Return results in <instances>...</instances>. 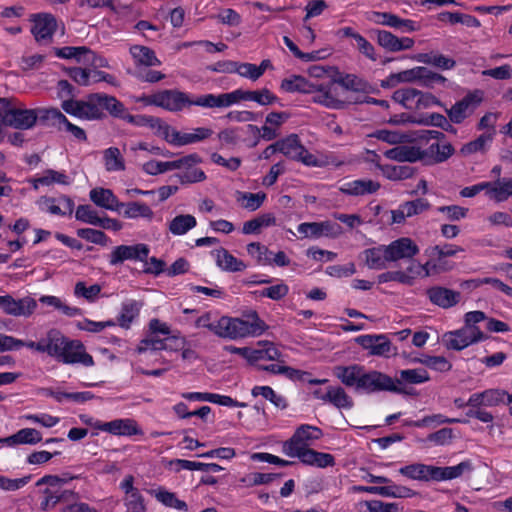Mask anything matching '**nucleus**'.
<instances>
[{
  "mask_svg": "<svg viewBox=\"0 0 512 512\" xmlns=\"http://www.w3.org/2000/svg\"><path fill=\"white\" fill-rule=\"evenodd\" d=\"M195 326L229 339L258 336L267 328L255 311L248 313L245 318L216 317L212 312H206L196 319Z\"/></svg>",
  "mask_w": 512,
  "mask_h": 512,
  "instance_id": "nucleus-1",
  "label": "nucleus"
},
{
  "mask_svg": "<svg viewBox=\"0 0 512 512\" xmlns=\"http://www.w3.org/2000/svg\"><path fill=\"white\" fill-rule=\"evenodd\" d=\"M359 79L348 75L341 82L333 80L313 81L310 89L312 101L328 109H342L351 103L348 93L359 88Z\"/></svg>",
  "mask_w": 512,
  "mask_h": 512,
  "instance_id": "nucleus-2",
  "label": "nucleus"
},
{
  "mask_svg": "<svg viewBox=\"0 0 512 512\" xmlns=\"http://www.w3.org/2000/svg\"><path fill=\"white\" fill-rule=\"evenodd\" d=\"M469 469L470 465L466 462H461L458 465L447 467L412 463L402 466L398 472L410 480L429 482L452 480L458 478Z\"/></svg>",
  "mask_w": 512,
  "mask_h": 512,
  "instance_id": "nucleus-3",
  "label": "nucleus"
},
{
  "mask_svg": "<svg viewBox=\"0 0 512 512\" xmlns=\"http://www.w3.org/2000/svg\"><path fill=\"white\" fill-rule=\"evenodd\" d=\"M78 476L60 477L57 475H45L37 480L36 486L45 488L42 492L40 508L44 511L52 510L59 503H64L78 498L73 490L64 489L63 486Z\"/></svg>",
  "mask_w": 512,
  "mask_h": 512,
  "instance_id": "nucleus-4",
  "label": "nucleus"
},
{
  "mask_svg": "<svg viewBox=\"0 0 512 512\" xmlns=\"http://www.w3.org/2000/svg\"><path fill=\"white\" fill-rule=\"evenodd\" d=\"M323 436L320 428L309 425H300L292 437L282 444V453L288 457L297 458L300 454L310 450L315 441Z\"/></svg>",
  "mask_w": 512,
  "mask_h": 512,
  "instance_id": "nucleus-5",
  "label": "nucleus"
},
{
  "mask_svg": "<svg viewBox=\"0 0 512 512\" xmlns=\"http://www.w3.org/2000/svg\"><path fill=\"white\" fill-rule=\"evenodd\" d=\"M214 134L209 127H193L186 130H177L166 123L162 139L175 147H183L204 142Z\"/></svg>",
  "mask_w": 512,
  "mask_h": 512,
  "instance_id": "nucleus-6",
  "label": "nucleus"
},
{
  "mask_svg": "<svg viewBox=\"0 0 512 512\" xmlns=\"http://www.w3.org/2000/svg\"><path fill=\"white\" fill-rule=\"evenodd\" d=\"M0 117L6 126L28 130L36 124L38 113L35 109L10 107L5 99L0 98Z\"/></svg>",
  "mask_w": 512,
  "mask_h": 512,
  "instance_id": "nucleus-7",
  "label": "nucleus"
},
{
  "mask_svg": "<svg viewBox=\"0 0 512 512\" xmlns=\"http://www.w3.org/2000/svg\"><path fill=\"white\" fill-rule=\"evenodd\" d=\"M62 109L80 119H100L103 116L102 93L91 94L84 101L65 100L62 102Z\"/></svg>",
  "mask_w": 512,
  "mask_h": 512,
  "instance_id": "nucleus-8",
  "label": "nucleus"
},
{
  "mask_svg": "<svg viewBox=\"0 0 512 512\" xmlns=\"http://www.w3.org/2000/svg\"><path fill=\"white\" fill-rule=\"evenodd\" d=\"M484 99V92L476 89L468 92L462 99L456 101L446 114L453 124H462L466 119L471 117Z\"/></svg>",
  "mask_w": 512,
  "mask_h": 512,
  "instance_id": "nucleus-9",
  "label": "nucleus"
},
{
  "mask_svg": "<svg viewBox=\"0 0 512 512\" xmlns=\"http://www.w3.org/2000/svg\"><path fill=\"white\" fill-rule=\"evenodd\" d=\"M148 102L170 112H180L192 106V96L176 89L162 90L152 94Z\"/></svg>",
  "mask_w": 512,
  "mask_h": 512,
  "instance_id": "nucleus-10",
  "label": "nucleus"
},
{
  "mask_svg": "<svg viewBox=\"0 0 512 512\" xmlns=\"http://www.w3.org/2000/svg\"><path fill=\"white\" fill-rule=\"evenodd\" d=\"M359 380L360 383L356 391L375 393L380 391L393 392V390H399L396 387L397 383L392 377L376 370L367 372L364 369L361 379Z\"/></svg>",
  "mask_w": 512,
  "mask_h": 512,
  "instance_id": "nucleus-11",
  "label": "nucleus"
},
{
  "mask_svg": "<svg viewBox=\"0 0 512 512\" xmlns=\"http://www.w3.org/2000/svg\"><path fill=\"white\" fill-rule=\"evenodd\" d=\"M201 161L202 159L197 153H191L173 160V163L177 165L174 170L180 171L178 177L181 183H197L206 179L204 171L196 167Z\"/></svg>",
  "mask_w": 512,
  "mask_h": 512,
  "instance_id": "nucleus-12",
  "label": "nucleus"
},
{
  "mask_svg": "<svg viewBox=\"0 0 512 512\" xmlns=\"http://www.w3.org/2000/svg\"><path fill=\"white\" fill-rule=\"evenodd\" d=\"M56 360L64 364H81L85 367L94 365L93 358L86 352L83 343L79 340H70L68 338Z\"/></svg>",
  "mask_w": 512,
  "mask_h": 512,
  "instance_id": "nucleus-13",
  "label": "nucleus"
},
{
  "mask_svg": "<svg viewBox=\"0 0 512 512\" xmlns=\"http://www.w3.org/2000/svg\"><path fill=\"white\" fill-rule=\"evenodd\" d=\"M297 231L304 238L318 239L321 237L336 238L343 233L342 227L333 221L304 222L298 225Z\"/></svg>",
  "mask_w": 512,
  "mask_h": 512,
  "instance_id": "nucleus-14",
  "label": "nucleus"
},
{
  "mask_svg": "<svg viewBox=\"0 0 512 512\" xmlns=\"http://www.w3.org/2000/svg\"><path fill=\"white\" fill-rule=\"evenodd\" d=\"M150 248L144 243L134 245L116 246L109 255V263L112 266L123 263L124 261L144 262L148 259Z\"/></svg>",
  "mask_w": 512,
  "mask_h": 512,
  "instance_id": "nucleus-15",
  "label": "nucleus"
},
{
  "mask_svg": "<svg viewBox=\"0 0 512 512\" xmlns=\"http://www.w3.org/2000/svg\"><path fill=\"white\" fill-rule=\"evenodd\" d=\"M37 308V301L26 296L15 299L11 295H3L0 298V309L7 315L14 317H29Z\"/></svg>",
  "mask_w": 512,
  "mask_h": 512,
  "instance_id": "nucleus-16",
  "label": "nucleus"
},
{
  "mask_svg": "<svg viewBox=\"0 0 512 512\" xmlns=\"http://www.w3.org/2000/svg\"><path fill=\"white\" fill-rule=\"evenodd\" d=\"M40 211L54 216H69L74 210V201L66 196L59 197L43 196L37 201Z\"/></svg>",
  "mask_w": 512,
  "mask_h": 512,
  "instance_id": "nucleus-17",
  "label": "nucleus"
},
{
  "mask_svg": "<svg viewBox=\"0 0 512 512\" xmlns=\"http://www.w3.org/2000/svg\"><path fill=\"white\" fill-rule=\"evenodd\" d=\"M120 488L124 492V506L126 512H146L144 498L138 488L134 486V477L126 475L120 483Z\"/></svg>",
  "mask_w": 512,
  "mask_h": 512,
  "instance_id": "nucleus-18",
  "label": "nucleus"
},
{
  "mask_svg": "<svg viewBox=\"0 0 512 512\" xmlns=\"http://www.w3.org/2000/svg\"><path fill=\"white\" fill-rule=\"evenodd\" d=\"M353 492L358 493H369V494H375L380 495L382 497H389V498H412L417 493L413 489L398 485V484H391V485H385V486H353L352 487Z\"/></svg>",
  "mask_w": 512,
  "mask_h": 512,
  "instance_id": "nucleus-19",
  "label": "nucleus"
},
{
  "mask_svg": "<svg viewBox=\"0 0 512 512\" xmlns=\"http://www.w3.org/2000/svg\"><path fill=\"white\" fill-rule=\"evenodd\" d=\"M31 33L37 41L50 39L56 31V18L50 13H38L31 16Z\"/></svg>",
  "mask_w": 512,
  "mask_h": 512,
  "instance_id": "nucleus-20",
  "label": "nucleus"
},
{
  "mask_svg": "<svg viewBox=\"0 0 512 512\" xmlns=\"http://www.w3.org/2000/svg\"><path fill=\"white\" fill-rule=\"evenodd\" d=\"M390 262L411 259L419 253L417 244L408 237H401L386 245Z\"/></svg>",
  "mask_w": 512,
  "mask_h": 512,
  "instance_id": "nucleus-21",
  "label": "nucleus"
},
{
  "mask_svg": "<svg viewBox=\"0 0 512 512\" xmlns=\"http://www.w3.org/2000/svg\"><path fill=\"white\" fill-rule=\"evenodd\" d=\"M442 341L447 349L459 351L483 340L476 336L473 331L471 332L465 327H462L460 329L445 333L443 335Z\"/></svg>",
  "mask_w": 512,
  "mask_h": 512,
  "instance_id": "nucleus-22",
  "label": "nucleus"
},
{
  "mask_svg": "<svg viewBox=\"0 0 512 512\" xmlns=\"http://www.w3.org/2000/svg\"><path fill=\"white\" fill-rule=\"evenodd\" d=\"M280 356L281 353L274 343L260 341L256 346L249 347L247 362L261 368L263 361H277Z\"/></svg>",
  "mask_w": 512,
  "mask_h": 512,
  "instance_id": "nucleus-23",
  "label": "nucleus"
},
{
  "mask_svg": "<svg viewBox=\"0 0 512 512\" xmlns=\"http://www.w3.org/2000/svg\"><path fill=\"white\" fill-rule=\"evenodd\" d=\"M144 303L135 299H125L120 306L116 322L123 329H130L138 320Z\"/></svg>",
  "mask_w": 512,
  "mask_h": 512,
  "instance_id": "nucleus-24",
  "label": "nucleus"
},
{
  "mask_svg": "<svg viewBox=\"0 0 512 512\" xmlns=\"http://www.w3.org/2000/svg\"><path fill=\"white\" fill-rule=\"evenodd\" d=\"M101 431L116 436L127 437L143 434V431L138 423L131 418H120L109 422H104V424L101 426Z\"/></svg>",
  "mask_w": 512,
  "mask_h": 512,
  "instance_id": "nucleus-25",
  "label": "nucleus"
},
{
  "mask_svg": "<svg viewBox=\"0 0 512 512\" xmlns=\"http://www.w3.org/2000/svg\"><path fill=\"white\" fill-rule=\"evenodd\" d=\"M430 380V375L424 368L404 369L398 372V376L394 379L399 390H393L394 393H405L408 391V384L418 385L426 383Z\"/></svg>",
  "mask_w": 512,
  "mask_h": 512,
  "instance_id": "nucleus-26",
  "label": "nucleus"
},
{
  "mask_svg": "<svg viewBox=\"0 0 512 512\" xmlns=\"http://www.w3.org/2000/svg\"><path fill=\"white\" fill-rule=\"evenodd\" d=\"M358 343L375 356L389 357L393 353L391 342L385 335H363Z\"/></svg>",
  "mask_w": 512,
  "mask_h": 512,
  "instance_id": "nucleus-27",
  "label": "nucleus"
},
{
  "mask_svg": "<svg viewBox=\"0 0 512 512\" xmlns=\"http://www.w3.org/2000/svg\"><path fill=\"white\" fill-rule=\"evenodd\" d=\"M376 40L379 46L390 52L409 50L415 44L412 38H398L397 36L386 30H377Z\"/></svg>",
  "mask_w": 512,
  "mask_h": 512,
  "instance_id": "nucleus-28",
  "label": "nucleus"
},
{
  "mask_svg": "<svg viewBox=\"0 0 512 512\" xmlns=\"http://www.w3.org/2000/svg\"><path fill=\"white\" fill-rule=\"evenodd\" d=\"M89 198L97 207L113 212H121V201L111 189L95 187L90 190Z\"/></svg>",
  "mask_w": 512,
  "mask_h": 512,
  "instance_id": "nucleus-29",
  "label": "nucleus"
},
{
  "mask_svg": "<svg viewBox=\"0 0 512 512\" xmlns=\"http://www.w3.org/2000/svg\"><path fill=\"white\" fill-rule=\"evenodd\" d=\"M360 258L369 269L373 270H382L386 268L387 263L390 262L386 245H378L365 249L360 254Z\"/></svg>",
  "mask_w": 512,
  "mask_h": 512,
  "instance_id": "nucleus-30",
  "label": "nucleus"
},
{
  "mask_svg": "<svg viewBox=\"0 0 512 512\" xmlns=\"http://www.w3.org/2000/svg\"><path fill=\"white\" fill-rule=\"evenodd\" d=\"M380 184L370 179H357L343 183L339 190L351 196H364L378 191Z\"/></svg>",
  "mask_w": 512,
  "mask_h": 512,
  "instance_id": "nucleus-31",
  "label": "nucleus"
},
{
  "mask_svg": "<svg viewBox=\"0 0 512 512\" xmlns=\"http://www.w3.org/2000/svg\"><path fill=\"white\" fill-rule=\"evenodd\" d=\"M30 182L33 188L37 190L40 186H68L73 182V178L70 177L65 171L47 169L40 176L31 179Z\"/></svg>",
  "mask_w": 512,
  "mask_h": 512,
  "instance_id": "nucleus-32",
  "label": "nucleus"
},
{
  "mask_svg": "<svg viewBox=\"0 0 512 512\" xmlns=\"http://www.w3.org/2000/svg\"><path fill=\"white\" fill-rule=\"evenodd\" d=\"M216 265L223 271L240 272L246 268L244 262L234 257L228 250L218 248L211 252Z\"/></svg>",
  "mask_w": 512,
  "mask_h": 512,
  "instance_id": "nucleus-33",
  "label": "nucleus"
},
{
  "mask_svg": "<svg viewBox=\"0 0 512 512\" xmlns=\"http://www.w3.org/2000/svg\"><path fill=\"white\" fill-rule=\"evenodd\" d=\"M124 218L136 220L144 219L151 221L154 217V211L144 202L131 201L121 202V212Z\"/></svg>",
  "mask_w": 512,
  "mask_h": 512,
  "instance_id": "nucleus-34",
  "label": "nucleus"
},
{
  "mask_svg": "<svg viewBox=\"0 0 512 512\" xmlns=\"http://www.w3.org/2000/svg\"><path fill=\"white\" fill-rule=\"evenodd\" d=\"M42 440V434L33 428H23L17 431L15 434L0 438V443L6 444L7 446L16 445H34Z\"/></svg>",
  "mask_w": 512,
  "mask_h": 512,
  "instance_id": "nucleus-35",
  "label": "nucleus"
},
{
  "mask_svg": "<svg viewBox=\"0 0 512 512\" xmlns=\"http://www.w3.org/2000/svg\"><path fill=\"white\" fill-rule=\"evenodd\" d=\"M487 196L497 203L506 201L512 196V178L487 181Z\"/></svg>",
  "mask_w": 512,
  "mask_h": 512,
  "instance_id": "nucleus-36",
  "label": "nucleus"
},
{
  "mask_svg": "<svg viewBox=\"0 0 512 512\" xmlns=\"http://www.w3.org/2000/svg\"><path fill=\"white\" fill-rule=\"evenodd\" d=\"M428 296L432 303L450 308L456 305L460 299V293L444 287H433L428 290Z\"/></svg>",
  "mask_w": 512,
  "mask_h": 512,
  "instance_id": "nucleus-37",
  "label": "nucleus"
},
{
  "mask_svg": "<svg viewBox=\"0 0 512 512\" xmlns=\"http://www.w3.org/2000/svg\"><path fill=\"white\" fill-rule=\"evenodd\" d=\"M129 52L137 67H152L159 66L161 64V61L157 58L155 52L147 46L132 45Z\"/></svg>",
  "mask_w": 512,
  "mask_h": 512,
  "instance_id": "nucleus-38",
  "label": "nucleus"
},
{
  "mask_svg": "<svg viewBox=\"0 0 512 512\" xmlns=\"http://www.w3.org/2000/svg\"><path fill=\"white\" fill-rule=\"evenodd\" d=\"M364 367L360 365L337 366L334 368V375L347 387L357 390Z\"/></svg>",
  "mask_w": 512,
  "mask_h": 512,
  "instance_id": "nucleus-39",
  "label": "nucleus"
},
{
  "mask_svg": "<svg viewBox=\"0 0 512 512\" xmlns=\"http://www.w3.org/2000/svg\"><path fill=\"white\" fill-rule=\"evenodd\" d=\"M384 155L391 160L399 162H416L423 159L422 150L415 146H397L387 150Z\"/></svg>",
  "mask_w": 512,
  "mask_h": 512,
  "instance_id": "nucleus-40",
  "label": "nucleus"
},
{
  "mask_svg": "<svg viewBox=\"0 0 512 512\" xmlns=\"http://www.w3.org/2000/svg\"><path fill=\"white\" fill-rule=\"evenodd\" d=\"M67 337L56 329L49 330L45 337L41 339L42 353H47L54 359H57L60 351L65 344Z\"/></svg>",
  "mask_w": 512,
  "mask_h": 512,
  "instance_id": "nucleus-41",
  "label": "nucleus"
},
{
  "mask_svg": "<svg viewBox=\"0 0 512 512\" xmlns=\"http://www.w3.org/2000/svg\"><path fill=\"white\" fill-rule=\"evenodd\" d=\"M455 152L450 143H433L426 150H422L423 159L431 163H442L448 160Z\"/></svg>",
  "mask_w": 512,
  "mask_h": 512,
  "instance_id": "nucleus-42",
  "label": "nucleus"
},
{
  "mask_svg": "<svg viewBox=\"0 0 512 512\" xmlns=\"http://www.w3.org/2000/svg\"><path fill=\"white\" fill-rule=\"evenodd\" d=\"M124 120L138 127H149L154 131V134L156 136L160 138L163 137L166 122H164L160 118L144 115L134 116L127 113L124 117Z\"/></svg>",
  "mask_w": 512,
  "mask_h": 512,
  "instance_id": "nucleus-43",
  "label": "nucleus"
},
{
  "mask_svg": "<svg viewBox=\"0 0 512 512\" xmlns=\"http://www.w3.org/2000/svg\"><path fill=\"white\" fill-rule=\"evenodd\" d=\"M169 342H174L177 344V347H181L185 343V339L182 338L180 335H171L169 337H166L165 339H157V338H146L140 342V344L137 347L138 353H144L148 349L152 350H167L168 348H171L169 346Z\"/></svg>",
  "mask_w": 512,
  "mask_h": 512,
  "instance_id": "nucleus-44",
  "label": "nucleus"
},
{
  "mask_svg": "<svg viewBox=\"0 0 512 512\" xmlns=\"http://www.w3.org/2000/svg\"><path fill=\"white\" fill-rule=\"evenodd\" d=\"M39 302L43 305L52 307L67 317H75L82 314V310L76 306L69 305L65 300L54 295H42Z\"/></svg>",
  "mask_w": 512,
  "mask_h": 512,
  "instance_id": "nucleus-45",
  "label": "nucleus"
},
{
  "mask_svg": "<svg viewBox=\"0 0 512 512\" xmlns=\"http://www.w3.org/2000/svg\"><path fill=\"white\" fill-rule=\"evenodd\" d=\"M196 218L191 214H180L171 219L168 223V230L174 236H182L195 228Z\"/></svg>",
  "mask_w": 512,
  "mask_h": 512,
  "instance_id": "nucleus-46",
  "label": "nucleus"
},
{
  "mask_svg": "<svg viewBox=\"0 0 512 512\" xmlns=\"http://www.w3.org/2000/svg\"><path fill=\"white\" fill-rule=\"evenodd\" d=\"M297 458L305 465L318 468H326L334 465V457L331 454L318 452L313 449L300 454Z\"/></svg>",
  "mask_w": 512,
  "mask_h": 512,
  "instance_id": "nucleus-47",
  "label": "nucleus"
},
{
  "mask_svg": "<svg viewBox=\"0 0 512 512\" xmlns=\"http://www.w3.org/2000/svg\"><path fill=\"white\" fill-rule=\"evenodd\" d=\"M103 163L108 172H120L126 169L125 159L117 147H109L103 151Z\"/></svg>",
  "mask_w": 512,
  "mask_h": 512,
  "instance_id": "nucleus-48",
  "label": "nucleus"
},
{
  "mask_svg": "<svg viewBox=\"0 0 512 512\" xmlns=\"http://www.w3.org/2000/svg\"><path fill=\"white\" fill-rule=\"evenodd\" d=\"M266 197L267 196L264 192L250 193L237 191L235 194L237 203L249 211H256L259 209L263 205Z\"/></svg>",
  "mask_w": 512,
  "mask_h": 512,
  "instance_id": "nucleus-49",
  "label": "nucleus"
},
{
  "mask_svg": "<svg viewBox=\"0 0 512 512\" xmlns=\"http://www.w3.org/2000/svg\"><path fill=\"white\" fill-rule=\"evenodd\" d=\"M151 494L163 505L177 509L179 511L187 512L188 505L186 502L177 498L176 494L164 488H157L151 491Z\"/></svg>",
  "mask_w": 512,
  "mask_h": 512,
  "instance_id": "nucleus-50",
  "label": "nucleus"
},
{
  "mask_svg": "<svg viewBox=\"0 0 512 512\" xmlns=\"http://www.w3.org/2000/svg\"><path fill=\"white\" fill-rule=\"evenodd\" d=\"M279 153H282L286 157L296 160L301 151H303V145L300 142L298 135L291 134L281 140H278Z\"/></svg>",
  "mask_w": 512,
  "mask_h": 512,
  "instance_id": "nucleus-51",
  "label": "nucleus"
},
{
  "mask_svg": "<svg viewBox=\"0 0 512 512\" xmlns=\"http://www.w3.org/2000/svg\"><path fill=\"white\" fill-rule=\"evenodd\" d=\"M251 394L253 397H263L279 409H285L288 406L286 398L278 394L270 386H254L251 390Z\"/></svg>",
  "mask_w": 512,
  "mask_h": 512,
  "instance_id": "nucleus-52",
  "label": "nucleus"
},
{
  "mask_svg": "<svg viewBox=\"0 0 512 512\" xmlns=\"http://www.w3.org/2000/svg\"><path fill=\"white\" fill-rule=\"evenodd\" d=\"M177 167L175 163L172 161H160L157 159H148L140 165L141 171L149 176H157L160 174H164L170 171H174V168Z\"/></svg>",
  "mask_w": 512,
  "mask_h": 512,
  "instance_id": "nucleus-53",
  "label": "nucleus"
},
{
  "mask_svg": "<svg viewBox=\"0 0 512 512\" xmlns=\"http://www.w3.org/2000/svg\"><path fill=\"white\" fill-rule=\"evenodd\" d=\"M312 84L313 81L307 80L303 76L294 75L281 82V89L289 93L299 92L309 94Z\"/></svg>",
  "mask_w": 512,
  "mask_h": 512,
  "instance_id": "nucleus-54",
  "label": "nucleus"
},
{
  "mask_svg": "<svg viewBox=\"0 0 512 512\" xmlns=\"http://www.w3.org/2000/svg\"><path fill=\"white\" fill-rule=\"evenodd\" d=\"M494 138L492 133H482L475 140L470 141L463 145L461 153L465 156L475 154L478 152H486L492 144Z\"/></svg>",
  "mask_w": 512,
  "mask_h": 512,
  "instance_id": "nucleus-55",
  "label": "nucleus"
},
{
  "mask_svg": "<svg viewBox=\"0 0 512 512\" xmlns=\"http://www.w3.org/2000/svg\"><path fill=\"white\" fill-rule=\"evenodd\" d=\"M418 66L403 70L397 73H391L386 79L382 81V87L392 88L400 83H411L417 81Z\"/></svg>",
  "mask_w": 512,
  "mask_h": 512,
  "instance_id": "nucleus-56",
  "label": "nucleus"
},
{
  "mask_svg": "<svg viewBox=\"0 0 512 512\" xmlns=\"http://www.w3.org/2000/svg\"><path fill=\"white\" fill-rule=\"evenodd\" d=\"M446 78L438 73L431 71L430 69L418 66L417 81L420 85L426 88H435L436 86H444Z\"/></svg>",
  "mask_w": 512,
  "mask_h": 512,
  "instance_id": "nucleus-57",
  "label": "nucleus"
},
{
  "mask_svg": "<svg viewBox=\"0 0 512 512\" xmlns=\"http://www.w3.org/2000/svg\"><path fill=\"white\" fill-rule=\"evenodd\" d=\"M413 59L417 62L431 64L444 70L452 69L455 66L453 59L441 54L422 53L414 56Z\"/></svg>",
  "mask_w": 512,
  "mask_h": 512,
  "instance_id": "nucleus-58",
  "label": "nucleus"
},
{
  "mask_svg": "<svg viewBox=\"0 0 512 512\" xmlns=\"http://www.w3.org/2000/svg\"><path fill=\"white\" fill-rule=\"evenodd\" d=\"M327 403L335 406L338 409H351L353 407L352 398L345 392L342 387L339 386L330 387Z\"/></svg>",
  "mask_w": 512,
  "mask_h": 512,
  "instance_id": "nucleus-59",
  "label": "nucleus"
},
{
  "mask_svg": "<svg viewBox=\"0 0 512 512\" xmlns=\"http://www.w3.org/2000/svg\"><path fill=\"white\" fill-rule=\"evenodd\" d=\"M418 91L415 88H403L393 93V100L408 110H415Z\"/></svg>",
  "mask_w": 512,
  "mask_h": 512,
  "instance_id": "nucleus-60",
  "label": "nucleus"
},
{
  "mask_svg": "<svg viewBox=\"0 0 512 512\" xmlns=\"http://www.w3.org/2000/svg\"><path fill=\"white\" fill-rule=\"evenodd\" d=\"M101 293V286L93 284L86 286L85 282L79 281L75 284L74 295L77 298H84L86 301L95 302Z\"/></svg>",
  "mask_w": 512,
  "mask_h": 512,
  "instance_id": "nucleus-61",
  "label": "nucleus"
},
{
  "mask_svg": "<svg viewBox=\"0 0 512 512\" xmlns=\"http://www.w3.org/2000/svg\"><path fill=\"white\" fill-rule=\"evenodd\" d=\"M248 255L254 259L257 263L262 265L271 264L272 253L268 248L259 242H252L247 245Z\"/></svg>",
  "mask_w": 512,
  "mask_h": 512,
  "instance_id": "nucleus-62",
  "label": "nucleus"
},
{
  "mask_svg": "<svg viewBox=\"0 0 512 512\" xmlns=\"http://www.w3.org/2000/svg\"><path fill=\"white\" fill-rule=\"evenodd\" d=\"M77 235L88 242L100 246H107L111 243L109 237L101 230H96L92 228H81L77 230Z\"/></svg>",
  "mask_w": 512,
  "mask_h": 512,
  "instance_id": "nucleus-63",
  "label": "nucleus"
},
{
  "mask_svg": "<svg viewBox=\"0 0 512 512\" xmlns=\"http://www.w3.org/2000/svg\"><path fill=\"white\" fill-rule=\"evenodd\" d=\"M248 101H254L261 106H268L279 103V98L268 88L259 90H248Z\"/></svg>",
  "mask_w": 512,
  "mask_h": 512,
  "instance_id": "nucleus-64",
  "label": "nucleus"
}]
</instances>
